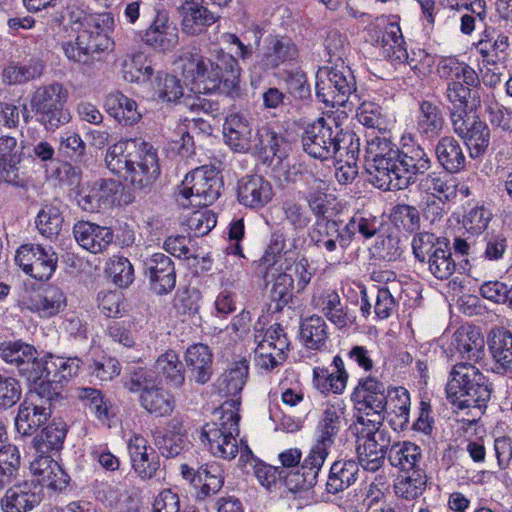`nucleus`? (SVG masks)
<instances>
[{
  "label": "nucleus",
  "instance_id": "nucleus-29",
  "mask_svg": "<svg viewBox=\"0 0 512 512\" xmlns=\"http://www.w3.org/2000/svg\"><path fill=\"white\" fill-rule=\"evenodd\" d=\"M77 243L87 251L102 253L111 245L114 234L111 228L88 221H79L73 227Z\"/></svg>",
  "mask_w": 512,
  "mask_h": 512
},
{
  "label": "nucleus",
  "instance_id": "nucleus-64",
  "mask_svg": "<svg viewBox=\"0 0 512 512\" xmlns=\"http://www.w3.org/2000/svg\"><path fill=\"white\" fill-rule=\"evenodd\" d=\"M284 219L294 231H303L311 223V213L308 208L293 199H287L282 203Z\"/></svg>",
  "mask_w": 512,
  "mask_h": 512
},
{
  "label": "nucleus",
  "instance_id": "nucleus-35",
  "mask_svg": "<svg viewBox=\"0 0 512 512\" xmlns=\"http://www.w3.org/2000/svg\"><path fill=\"white\" fill-rule=\"evenodd\" d=\"M509 47V38L505 33L497 32L492 27H486L476 43V51L481 55L482 62L495 66L499 61V54Z\"/></svg>",
  "mask_w": 512,
  "mask_h": 512
},
{
  "label": "nucleus",
  "instance_id": "nucleus-8",
  "mask_svg": "<svg viewBox=\"0 0 512 512\" xmlns=\"http://www.w3.org/2000/svg\"><path fill=\"white\" fill-rule=\"evenodd\" d=\"M49 384L37 387L35 392H31L28 397L20 404L17 416L15 418L16 430L23 436H30L37 432L51 417V402L57 399L60 392L53 390L47 391Z\"/></svg>",
  "mask_w": 512,
  "mask_h": 512
},
{
  "label": "nucleus",
  "instance_id": "nucleus-51",
  "mask_svg": "<svg viewBox=\"0 0 512 512\" xmlns=\"http://www.w3.org/2000/svg\"><path fill=\"white\" fill-rule=\"evenodd\" d=\"M380 227L378 217L366 211H357L343 228L350 245L356 234L364 239H370L376 235Z\"/></svg>",
  "mask_w": 512,
  "mask_h": 512
},
{
  "label": "nucleus",
  "instance_id": "nucleus-31",
  "mask_svg": "<svg viewBox=\"0 0 512 512\" xmlns=\"http://www.w3.org/2000/svg\"><path fill=\"white\" fill-rule=\"evenodd\" d=\"M142 140L128 139L118 141L110 146L106 152L105 163L107 168L115 175L125 178V175L132 167L134 156Z\"/></svg>",
  "mask_w": 512,
  "mask_h": 512
},
{
  "label": "nucleus",
  "instance_id": "nucleus-9",
  "mask_svg": "<svg viewBox=\"0 0 512 512\" xmlns=\"http://www.w3.org/2000/svg\"><path fill=\"white\" fill-rule=\"evenodd\" d=\"M399 149L385 137H371L367 140L365 159L370 182L383 191L391 188V171L395 167V159Z\"/></svg>",
  "mask_w": 512,
  "mask_h": 512
},
{
  "label": "nucleus",
  "instance_id": "nucleus-13",
  "mask_svg": "<svg viewBox=\"0 0 512 512\" xmlns=\"http://www.w3.org/2000/svg\"><path fill=\"white\" fill-rule=\"evenodd\" d=\"M454 132L464 139L472 158L483 156L490 143V130L478 117H470L467 112H450Z\"/></svg>",
  "mask_w": 512,
  "mask_h": 512
},
{
  "label": "nucleus",
  "instance_id": "nucleus-50",
  "mask_svg": "<svg viewBox=\"0 0 512 512\" xmlns=\"http://www.w3.org/2000/svg\"><path fill=\"white\" fill-rule=\"evenodd\" d=\"M328 326L325 320L318 315L304 319L300 326V335L308 349L322 350L326 348L328 340Z\"/></svg>",
  "mask_w": 512,
  "mask_h": 512
},
{
  "label": "nucleus",
  "instance_id": "nucleus-16",
  "mask_svg": "<svg viewBox=\"0 0 512 512\" xmlns=\"http://www.w3.org/2000/svg\"><path fill=\"white\" fill-rule=\"evenodd\" d=\"M344 408L341 403L328 404L315 429V441L310 448L313 453L327 459L330 448L341 429Z\"/></svg>",
  "mask_w": 512,
  "mask_h": 512
},
{
  "label": "nucleus",
  "instance_id": "nucleus-26",
  "mask_svg": "<svg viewBox=\"0 0 512 512\" xmlns=\"http://www.w3.org/2000/svg\"><path fill=\"white\" fill-rule=\"evenodd\" d=\"M30 470L40 486L54 492L65 490L70 482L69 475L48 455H36L30 463Z\"/></svg>",
  "mask_w": 512,
  "mask_h": 512
},
{
  "label": "nucleus",
  "instance_id": "nucleus-7",
  "mask_svg": "<svg viewBox=\"0 0 512 512\" xmlns=\"http://www.w3.org/2000/svg\"><path fill=\"white\" fill-rule=\"evenodd\" d=\"M316 96L326 106H344L356 91V81L347 66H326L318 69L315 83Z\"/></svg>",
  "mask_w": 512,
  "mask_h": 512
},
{
  "label": "nucleus",
  "instance_id": "nucleus-45",
  "mask_svg": "<svg viewBox=\"0 0 512 512\" xmlns=\"http://www.w3.org/2000/svg\"><path fill=\"white\" fill-rule=\"evenodd\" d=\"M140 404L155 417L169 416L176 406L173 394L162 386L140 393Z\"/></svg>",
  "mask_w": 512,
  "mask_h": 512
},
{
  "label": "nucleus",
  "instance_id": "nucleus-40",
  "mask_svg": "<svg viewBox=\"0 0 512 512\" xmlns=\"http://www.w3.org/2000/svg\"><path fill=\"white\" fill-rule=\"evenodd\" d=\"M437 73L440 78L449 81L462 80L465 84L478 87L480 78L473 67L459 61L456 57H444L437 64Z\"/></svg>",
  "mask_w": 512,
  "mask_h": 512
},
{
  "label": "nucleus",
  "instance_id": "nucleus-61",
  "mask_svg": "<svg viewBox=\"0 0 512 512\" xmlns=\"http://www.w3.org/2000/svg\"><path fill=\"white\" fill-rule=\"evenodd\" d=\"M477 264L481 261L497 262L503 259L507 250V239L503 234H487L480 241Z\"/></svg>",
  "mask_w": 512,
  "mask_h": 512
},
{
  "label": "nucleus",
  "instance_id": "nucleus-12",
  "mask_svg": "<svg viewBox=\"0 0 512 512\" xmlns=\"http://www.w3.org/2000/svg\"><path fill=\"white\" fill-rule=\"evenodd\" d=\"M15 260L24 273L39 281H47L54 274L58 256L52 247L24 244L16 252Z\"/></svg>",
  "mask_w": 512,
  "mask_h": 512
},
{
  "label": "nucleus",
  "instance_id": "nucleus-54",
  "mask_svg": "<svg viewBox=\"0 0 512 512\" xmlns=\"http://www.w3.org/2000/svg\"><path fill=\"white\" fill-rule=\"evenodd\" d=\"M82 361L77 358H66L50 354V383L51 392L58 391L57 384L67 382L78 374Z\"/></svg>",
  "mask_w": 512,
  "mask_h": 512
},
{
  "label": "nucleus",
  "instance_id": "nucleus-47",
  "mask_svg": "<svg viewBox=\"0 0 512 512\" xmlns=\"http://www.w3.org/2000/svg\"><path fill=\"white\" fill-rule=\"evenodd\" d=\"M427 476L423 469L400 473L394 481V492L397 497L414 500L426 489Z\"/></svg>",
  "mask_w": 512,
  "mask_h": 512
},
{
  "label": "nucleus",
  "instance_id": "nucleus-44",
  "mask_svg": "<svg viewBox=\"0 0 512 512\" xmlns=\"http://www.w3.org/2000/svg\"><path fill=\"white\" fill-rule=\"evenodd\" d=\"M419 187L427 196L444 201H453L457 197L456 179L443 172H431L422 178Z\"/></svg>",
  "mask_w": 512,
  "mask_h": 512
},
{
  "label": "nucleus",
  "instance_id": "nucleus-62",
  "mask_svg": "<svg viewBox=\"0 0 512 512\" xmlns=\"http://www.w3.org/2000/svg\"><path fill=\"white\" fill-rule=\"evenodd\" d=\"M63 225V217L59 208L46 205L37 214L36 227L46 238L52 239L59 235Z\"/></svg>",
  "mask_w": 512,
  "mask_h": 512
},
{
  "label": "nucleus",
  "instance_id": "nucleus-25",
  "mask_svg": "<svg viewBox=\"0 0 512 512\" xmlns=\"http://www.w3.org/2000/svg\"><path fill=\"white\" fill-rule=\"evenodd\" d=\"M273 196L271 183L262 176H245L238 181L237 198L239 203L247 208L261 209L272 200Z\"/></svg>",
  "mask_w": 512,
  "mask_h": 512
},
{
  "label": "nucleus",
  "instance_id": "nucleus-60",
  "mask_svg": "<svg viewBox=\"0 0 512 512\" xmlns=\"http://www.w3.org/2000/svg\"><path fill=\"white\" fill-rule=\"evenodd\" d=\"M277 268L278 271L292 274L294 282H296V290L298 293L305 290L314 275V269L305 257H301L296 260L285 257L284 262Z\"/></svg>",
  "mask_w": 512,
  "mask_h": 512
},
{
  "label": "nucleus",
  "instance_id": "nucleus-57",
  "mask_svg": "<svg viewBox=\"0 0 512 512\" xmlns=\"http://www.w3.org/2000/svg\"><path fill=\"white\" fill-rule=\"evenodd\" d=\"M37 354L34 346L22 341H8L0 344V358L8 364L16 366L19 371Z\"/></svg>",
  "mask_w": 512,
  "mask_h": 512
},
{
  "label": "nucleus",
  "instance_id": "nucleus-48",
  "mask_svg": "<svg viewBox=\"0 0 512 512\" xmlns=\"http://www.w3.org/2000/svg\"><path fill=\"white\" fill-rule=\"evenodd\" d=\"M485 341L479 330H462L454 334L452 346L467 361H477L484 352Z\"/></svg>",
  "mask_w": 512,
  "mask_h": 512
},
{
  "label": "nucleus",
  "instance_id": "nucleus-15",
  "mask_svg": "<svg viewBox=\"0 0 512 512\" xmlns=\"http://www.w3.org/2000/svg\"><path fill=\"white\" fill-rule=\"evenodd\" d=\"M160 175V166L157 150L152 144L142 141L134 156L132 167L125 175L124 180L130 182L134 189L150 187Z\"/></svg>",
  "mask_w": 512,
  "mask_h": 512
},
{
  "label": "nucleus",
  "instance_id": "nucleus-5",
  "mask_svg": "<svg viewBox=\"0 0 512 512\" xmlns=\"http://www.w3.org/2000/svg\"><path fill=\"white\" fill-rule=\"evenodd\" d=\"M222 187V177L216 169L197 167L186 174L179 186L176 201L183 208L209 206L219 198Z\"/></svg>",
  "mask_w": 512,
  "mask_h": 512
},
{
  "label": "nucleus",
  "instance_id": "nucleus-24",
  "mask_svg": "<svg viewBox=\"0 0 512 512\" xmlns=\"http://www.w3.org/2000/svg\"><path fill=\"white\" fill-rule=\"evenodd\" d=\"M326 459L309 450L300 467L283 473L285 486L292 492L308 491L318 481V475Z\"/></svg>",
  "mask_w": 512,
  "mask_h": 512
},
{
  "label": "nucleus",
  "instance_id": "nucleus-23",
  "mask_svg": "<svg viewBox=\"0 0 512 512\" xmlns=\"http://www.w3.org/2000/svg\"><path fill=\"white\" fill-rule=\"evenodd\" d=\"M42 501L41 488L31 482H23L8 488L0 498L2 512H29Z\"/></svg>",
  "mask_w": 512,
  "mask_h": 512
},
{
  "label": "nucleus",
  "instance_id": "nucleus-11",
  "mask_svg": "<svg viewBox=\"0 0 512 512\" xmlns=\"http://www.w3.org/2000/svg\"><path fill=\"white\" fill-rule=\"evenodd\" d=\"M395 162V167L391 171V188L386 189V191L407 188L414 182L416 175L424 174L431 165L430 158L419 145L403 147L402 150H399Z\"/></svg>",
  "mask_w": 512,
  "mask_h": 512
},
{
  "label": "nucleus",
  "instance_id": "nucleus-17",
  "mask_svg": "<svg viewBox=\"0 0 512 512\" xmlns=\"http://www.w3.org/2000/svg\"><path fill=\"white\" fill-rule=\"evenodd\" d=\"M144 274L151 289L158 295L170 293L176 285V271L172 259L164 253H154L144 260Z\"/></svg>",
  "mask_w": 512,
  "mask_h": 512
},
{
  "label": "nucleus",
  "instance_id": "nucleus-19",
  "mask_svg": "<svg viewBox=\"0 0 512 512\" xmlns=\"http://www.w3.org/2000/svg\"><path fill=\"white\" fill-rule=\"evenodd\" d=\"M153 20L143 35L146 45L161 51L172 50L178 44V30L170 22L167 11L153 8Z\"/></svg>",
  "mask_w": 512,
  "mask_h": 512
},
{
  "label": "nucleus",
  "instance_id": "nucleus-18",
  "mask_svg": "<svg viewBox=\"0 0 512 512\" xmlns=\"http://www.w3.org/2000/svg\"><path fill=\"white\" fill-rule=\"evenodd\" d=\"M121 190L122 185L119 181L100 179L89 186L86 193H80L77 202L84 211L88 212L111 208L119 204L118 195Z\"/></svg>",
  "mask_w": 512,
  "mask_h": 512
},
{
  "label": "nucleus",
  "instance_id": "nucleus-42",
  "mask_svg": "<svg viewBox=\"0 0 512 512\" xmlns=\"http://www.w3.org/2000/svg\"><path fill=\"white\" fill-rule=\"evenodd\" d=\"M387 458L391 466L398 468L400 473L421 469L422 450L414 443L399 442L390 447Z\"/></svg>",
  "mask_w": 512,
  "mask_h": 512
},
{
  "label": "nucleus",
  "instance_id": "nucleus-22",
  "mask_svg": "<svg viewBox=\"0 0 512 512\" xmlns=\"http://www.w3.org/2000/svg\"><path fill=\"white\" fill-rule=\"evenodd\" d=\"M297 56L298 49L290 38L270 35L266 38V45L260 55L258 65L263 71L274 70L294 61Z\"/></svg>",
  "mask_w": 512,
  "mask_h": 512
},
{
  "label": "nucleus",
  "instance_id": "nucleus-21",
  "mask_svg": "<svg viewBox=\"0 0 512 512\" xmlns=\"http://www.w3.org/2000/svg\"><path fill=\"white\" fill-rule=\"evenodd\" d=\"M311 305L339 329L346 328L353 323V317L335 289L327 288L315 292L311 299Z\"/></svg>",
  "mask_w": 512,
  "mask_h": 512
},
{
  "label": "nucleus",
  "instance_id": "nucleus-20",
  "mask_svg": "<svg viewBox=\"0 0 512 512\" xmlns=\"http://www.w3.org/2000/svg\"><path fill=\"white\" fill-rule=\"evenodd\" d=\"M178 12L181 31L187 36H199L217 21V16L199 0H184Z\"/></svg>",
  "mask_w": 512,
  "mask_h": 512
},
{
  "label": "nucleus",
  "instance_id": "nucleus-27",
  "mask_svg": "<svg viewBox=\"0 0 512 512\" xmlns=\"http://www.w3.org/2000/svg\"><path fill=\"white\" fill-rule=\"evenodd\" d=\"M67 305V298L61 288L48 284L39 287L29 297L27 308L42 318H51Z\"/></svg>",
  "mask_w": 512,
  "mask_h": 512
},
{
  "label": "nucleus",
  "instance_id": "nucleus-58",
  "mask_svg": "<svg viewBox=\"0 0 512 512\" xmlns=\"http://www.w3.org/2000/svg\"><path fill=\"white\" fill-rule=\"evenodd\" d=\"M44 64L40 60H31L24 65H9L3 71V80L9 85L23 84L42 76Z\"/></svg>",
  "mask_w": 512,
  "mask_h": 512
},
{
  "label": "nucleus",
  "instance_id": "nucleus-38",
  "mask_svg": "<svg viewBox=\"0 0 512 512\" xmlns=\"http://www.w3.org/2000/svg\"><path fill=\"white\" fill-rule=\"evenodd\" d=\"M285 248V238L282 234L274 233L263 256L256 262L255 273L264 282H269V276L274 277L278 266L284 262L282 251Z\"/></svg>",
  "mask_w": 512,
  "mask_h": 512
},
{
  "label": "nucleus",
  "instance_id": "nucleus-55",
  "mask_svg": "<svg viewBox=\"0 0 512 512\" xmlns=\"http://www.w3.org/2000/svg\"><path fill=\"white\" fill-rule=\"evenodd\" d=\"M224 484V472L218 463L206 464L199 468L198 485L200 490L197 493L198 499H205L206 497L218 493Z\"/></svg>",
  "mask_w": 512,
  "mask_h": 512
},
{
  "label": "nucleus",
  "instance_id": "nucleus-28",
  "mask_svg": "<svg viewBox=\"0 0 512 512\" xmlns=\"http://www.w3.org/2000/svg\"><path fill=\"white\" fill-rule=\"evenodd\" d=\"M226 144L235 152L250 153L253 129L250 119L240 113L229 115L223 125Z\"/></svg>",
  "mask_w": 512,
  "mask_h": 512
},
{
  "label": "nucleus",
  "instance_id": "nucleus-2",
  "mask_svg": "<svg viewBox=\"0 0 512 512\" xmlns=\"http://www.w3.org/2000/svg\"><path fill=\"white\" fill-rule=\"evenodd\" d=\"M449 401L459 409L474 408L482 413L491 396L488 378L474 365L458 363L446 385Z\"/></svg>",
  "mask_w": 512,
  "mask_h": 512
},
{
  "label": "nucleus",
  "instance_id": "nucleus-53",
  "mask_svg": "<svg viewBox=\"0 0 512 512\" xmlns=\"http://www.w3.org/2000/svg\"><path fill=\"white\" fill-rule=\"evenodd\" d=\"M67 430L63 423H51L33 439L37 455H47L50 451H59L63 447Z\"/></svg>",
  "mask_w": 512,
  "mask_h": 512
},
{
  "label": "nucleus",
  "instance_id": "nucleus-4",
  "mask_svg": "<svg viewBox=\"0 0 512 512\" xmlns=\"http://www.w3.org/2000/svg\"><path fill=\"white\" fill-rule=\"evenodd\" d=\"M239 405V399L226 401L219 421L207 423L202 430V442L208 445L210 452L216 457L231 460L238 453L236 438L239 435Z\"/></svg>",
  "mask_w": 512,
  "mask_h": 512
},
{
  "label": "nucleus",
  "instance_id": "nucleus-14",
  "mask_svg": "<svg viewBox=\"0 0 512 512\" xmlns=\"http://www.w3.org/2000/svg\"><path fill=\"white\" fill-rule=\"evenodd\" d=\"M335 137L333 122L319 118L305 127L301 137L303 150L315 159H331L335 155Z\"/></svg>",
  "mask_w": 512,
  "mask_h": 512
},
{
  "label": "nucleus",
  "instance_id": "nucleus-36",
  "mask_svg": "<svg viewBox=\"0 0 512 512\" xmlns=\"http://www.w3.org/2000/svg\"><path fill=\"white\" fill-rule=\"evenodd\" d=\"M444 124L442 112L435 103L427 100L420 102L416 116V129L422 137L431 140L437 138Z\"/></svg>",
  "mask_w": 512,
  "mask_h": 512
},
{
  "label": "nucleus",
  "instance_id": "nucleus-30",
  "mask_svg": "<svg viewBox=\"0 0 512 512\" xmlns=\"http://www.w3.org/2000/svg\"><path fill=\"white\" fill-rule=\"evenodd\" d=\"M185 363L190 373V380L204 385L213 375V354L210 348L202 343L189 346L185 352Z\"/></svg>",
  "mask_w": 512,
  "mask_h": 512
},
{
  "label": "nucleus",
  "instance_id": "nucleus-33",
  "mask_svg": "<svg viewBox=\"0 0 512 512\" xmlns=\"http://www.w3.org/2000/svg\"><path fill=\"white\" fill-rule=\"evenodd\" d=\"M435 154L439 164L449 173H458L466 166V156L461 143L452 136H444L436 144Z\"/></svg>",
  "mask_w": 512,
  "mask_h": 512
},
{
  "label": "nucleus",
  "instance_id": "nucleus-3",
  "mask_svg": "<svg viewBox=\"0 0 512 512\" xmlns=\"http://www.w3.org/2000/svg\"><path fill=\"white\" fill-rule=\"evenodd\" d=\"M383 418L378 415L374 419L357 417L351 429L356 435V452L358 463L367 471L376 472L384 464L390 436L382 428Z\"/></svg>",
  "mask_w": 512,
  "mask_h": 512
},
{
  "label": "nucleus",
  "instance_id": "nucleus-37",
  "mask_svg": "<svg viewBox=\"0 0 512 512\" xmlns=\"http://www.w3.org/2000/svg\"><path fill=\"white\" fill-rule=\"evenodd\" d=\"M155 372L172 388H181L185 383V367L179 354L172 349L160 354L155 361Z\"/></svg>",
  "mask_w": 512,
  "mask_h": 512
},
{
  "label": "nucleus",
  "instance_id": "nucleus-39",
  "mask_svg": "<svg viewBox=\"0 0 512 512\" xmlns=\"http://www.w3.org/2000/svg\"><path fill=\"white\" fill-rule=\"evenodd\" d=\"M105 108L110 116L125 126L136 124L141 119L137 103L119 91L106 97Z\"/></svg>",
  "mask_w": 512,
  "mask_h": 512
},
{
  "label": "nucleus",
  "instance_id": "nucleus-59",
  "mask_svg": "<svg viewBox=\"0 0 512 512\" xmlns=\"http://www.w3.org/2000/svg\"><path fill=\"white\" fill-rule=\"evenodd\" d=\"M252 34L255 46L258 47L260 41L264 35V30L257 24L251 25L246 32L243 33V39L238 37L234 33H224L222 35L223 41L229 45H235L237 50L235 51V57L237 60L240 59L242 62H246L251 59L254 53V47L250 43H244L247 40V35Z\"/></svg>",
  "mask_w": 512,
  "mask_h": 512
},
{
  "label": "nucleus",
  "instance_id": "nucleus-6",
  "mask_svg": "<svg viewBox=\"0 0 512 512\" xmlns=\"http://www.w3.org/2000/svg\"><path fill=\"white\" fill-rule=\"evenodd\" d=\"M68 99L67 89L58 82L41 85L30 97V107L36 120L47 130H54L69 121V114L64 110Z\"/></svg>",
  "mask_w": 512,
  "mask_h": 512
},
{
  "label": "nucleus",
  "instance_id": "nucleus-63",
  "mask_svg": "<svg viewBox=\"0 0 512 512\" xmlns=\"http://www.w3.org/2000/svg\"><path fill=\"white\" fill-rule=\"evenodd\" d=\"M153 87L158 98L166 102H176L183 96L181 81L174 75L158 72Z\"/></svg>",
  "mask_w": 512,
  "mask_h": 512
},
{
  "label": "nucleus",
  "instance_id": "nucleus-46",
  "mask_svg": "<svg viewBox=\"0 0 512 512\" xmlns=\"http://www.w3.org/2000/svg\"><path fill=\"white\" fill-rule=\"evenodd\" d=\"M377 42L381 45L382 55L391 61L408 62L409 56L405 47L400 26L389 23Z\"/></svg>",
  "mask_w": 512,
  "mask_h": 512
},
{
  "label": "nucleus",
  "instance_id": "nucleus-43",
  "mask_svg": "<svg viewBox=\"0 0 512 512\" xmlns=\"http://www.w3.org/2000/svg\"><path fill=\"white\" fill-rule=\"evenodd\" d=\"M102 43H96L90 40L87 33H79L74 42H66L62 48L65 56L76 63L90 66L95 56L102 52Z\"/></svg>",
  "mask_w": 512,
  "mask_h": 512
},
{
  "label": "nucleus",
  "instance_id": "nucleus-32",
  "mask_svg": "<svg viewBox=\"0 0 512 512\" xmlns=\"http://www.w3.org/2000/svg\"><path fill=\"white\" fill-rule=\"evenodd\" d=\"M487 344L498 367L512 373V332L505 327H494L488 334Z\"/></svg>",
  "mask_w": 512,
  "mask_h": 512
},
{
  "label": "nucleus",
  "instance_id": "nucleus-52",
  "mask_svg": "<svg viewBox=\"0 0 512 512\" xmlns=\"http://www.w3.org/2000/svg\"><path fill=\"white\" fill-rule=\"evenodd\" d=\"M428 268L434 277L440 280L448 279L456 270V262L452 257L450 242L447 238L440 240L434 256L428 259Z\"/></svg>",
  "mask_w": 512,
  "mask_h": 512
},
{
  "label": "nucleus",
  "instance_id": "nucleus-34",
  "mask_svg": "<svg viewBox=\"0 0 512 512\" xmlns=\"http://www.w3.org/2000/svg\"><path fill=\"white\" fill-rule=\"evenodd\" d=\"M359 463L354 460L335 461L329 470L325 490L329 494H338L351 485L358 477Z\"/></svg>",
  "mask_w": 512,
  "mask_h": 512
},
{
  "label": "nucleus",
  "instance_id": "nucleus-1",
  "mask_svg": "<svg viewBox=\"0 0 512 512\" xmlns=\"http://www.w3.org/2000/svg\"><path fill=\"white\" fill-rule=\"evenodd\" d=\"M178 63L185 78L204 83L205 89L231 98L240 97L241 68L235 56L218 50L212 60L193 50L184 52Z\"/></svg>",
  "mask_w": 512,
  "mask_h": 512
},
{
  "label": "nucleus",
  "instance_id": "nucleus-10",
  "mask_svg": "<svg viewBox=\"0 0 512 512\" xmlns=\"http://www.w3.org/2000/svg\"><path fill=\"white\" fill-rule=\"evenodd\" d=\"M351 401L355 408V418L362 416L374 419L375 415L385 419L388 395L385 384L376 377L360 378L351 394Z\"/></svg>",
  "mask_w": 512,
  "mask_h": 512
},
{
  "label": "nucleus",
  "instance_id": "nucleus-41",
  "mask_svg": "<svg viewBox=\"0 0 512 512\" xmlns=\"http://www.w3.org/2000/svg\"><path fill=\"white\" fill-rule=\"evenodd\" d=\"M249 375V363L246 359H241L228 369H226L218 378L216 386L223 396H237L243 390Z\"/></svg>",
  "mask_w": 512,
  "mask_h": 512
},
{
  "label": "nucleus",
  "instance_id": "nucleus-49",
  "mask_svg": "<svg viewBox=\"0 0 512 512\" xmlns=\"http://www.w3.org/2000/svg\"><path fill=\"white\" fill-rule=\"evenodd\" d=\"M285 139L268 125L259 127L254 134L251 151L252 154H261L266 158L273 156L281 158V146Z\"/></svg>",
  "mask_w": 512,
  "mask_h": 512
},
{
  "label": "nucleus",
  "instance_id": "nucleus-56",
  "mask_svg": "<svg viewBox=\"0 0 512 512\" xmlns=\"http://www.w3.org/2000/svg\"><path fill=\"white\" fill-rule=\"evenodd\" d=\"M114 17L111 13H92L88 18L85 28L80 33L90 35V40L96 43H102V50L109 48L110 39L108 33L113 29Z\"/></svg>",
  "mask_w": 512,
  "mask_h": 512
}]
</instances>
